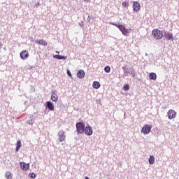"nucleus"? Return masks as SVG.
<instances>
[{"mask_svg": "<svg viewBox=\"0 0 179 179\" xmlns=\"http://www.w3.org/2000/svg\"><path fill=\"white\" fill-rule=\"evenodd\" d=\"M152 36L155 40H162L163 38V31L158 29H154L152 31Z\"/></svg>", "mask_w": 179, "mask_h": 179, "instance_id": "obj_1", "label": "nucleus"}, {"mask_svg": "<svg viewBox=\"0 0 179 179\" xmlns=\"http://www.w3.org/2000/svg\"><path fill=\"white\" fill-rule=\"evenodd\" d=\"M85 123L80 122L76 123V131L78 132V134H79L80 135H83V134H85Z\"/></svg>", "mask_w": 179, "mask_h": 179, "instance_id": "obj_2", "label": "nucleus"}, {"mask_svg": "<svg viewBox=\"0 0 179 179\" xmlns=\"http://www.w3.org/2000/svg\"><path fill=\"white\" fill-rule=\"evenodd\" d=\"M111 24L113 26H115V27H117V29H119V30H120V31L122 33L123 36H128V34L129 33V30H131L125 28V27L122 24L118 25L114 22L111 23Z\"/></svg>", "mask_w": 179, "mask_h": 179, "instance_id": "obj_3", "label": "nucleus"}, {"mask_svg": "<svg viewBox=\"0 0 179 179\" xmlns=\"http://www.w3.org/2000/svg\"><path fill=\"white\" fill-rule=\"evenodd\" d=\"M150 131H152V125L150 124H145L141 129V132H143L144 135L150 134Z\"/></svg>", "mask_w": 179, "mask_h": 179, "instance_id": "obj_4", "label": "nucleus"}, {"mask_svg": "<svg viewBox=\"0 0 179 179\" xmlns=\"http://www.w3.org/2000/svg\"><path fill=\"white\" fill-rule=\"evenodd\" d=\"M169 120H174L177 117V112L176 110L171 109L167 113Z\"/></svg>", "mask_w": 179, "mask_h": 179, "instance_id": "obj_5", "label": "nucleus"}, {"mask_svg": "<svg viewBox=\"0 0 179 179\" xmlns=\"http://www.w3.org/2000/svg\"><path fill=\"white\" fill-rule=\"evenodd\" d=\"M84 134H85V135H87L88 136H91V135H93V129L92 128V127H90V125L88 124L87 127H85Z\"/></svg>", "mask_w": 179, "mask_h": 179, "instance_id": "obj_6", "label": "nucleus"}, {"mask_svg": "<svg viewBox=\"0 0 179 179\" xmlns=\"http://www.w3.org/2000/svg\"><path fill=\"white\" fill-rule=\"evenodd\" d=\"M133 10L134 12H139L141 10V3L138 1L133 2Z\"/></svg>", "mask_w": 179, "mask_h": 179, "instance_id": "obj_7", "label": "nucleus"}, {"mask_svg": "<svg viewBox=\"0 0 179 179\" xmlns=\"http://www.w3.org/2000/svg\"><path fill=\"white\" fill-rule=\"evenodd\" d=\"M20 57L21 59H23V60L27 59V58H29V51L22 50L20 52Z\"/></svg>", "mask_w": 179, "mask_h": 179, "instance_id": "obj_8", "label": "nucleus"}, {"mask_svg": "<svg viewBox=\"0 0 179 179\" xmlns=\"http://www.w3.org/2000/svg\"><path fill=\"white\" fill-rule=\"evenodd\" d=\"M59 141V142H64L65 141V131L64 130H61L58 132Z\"/></svg>", "mask_w": 179, "mask_h": 179, "instance_id": "obj_9", "label": "nucleus"}, {"mask_svg": "<svg viewBox=\"0 0 179 179\" xmlns=\"http://www.w3.org/2000/svg\"><path fill=\"white\" fill-rule=\"evenodd\" d=\"M20 166H21V169H22V170L24 171H27V170H29V169L30 167V164H26L24 162L20 163Z\"/></svg>", "mask_w": 179, "mask_h": 179, "instance_id": "obj_10", "label": "nucleus"}, {"mask_svg": "<svg viewBox=\"0 0 179 179\" xmlns=\"http://www.w3.org/2000/svg\"><path fill=\"white\" fill-rule=\"evenodd\" d=\"M50 99L52 101H54L55 103H57L58 101V95L57 94V93L55 92V91L52 92Z\"/></svg>", "mask_w": 179, "mask_h": 179, "instance_id": "obj_11", "label": "nucleus"}, {"mask_svg": "<svg viewBox=\"0 0 179 179\" xmlns=\"http://www.w3.org/2000/svg\"><path fill=\"white\" fill-rule=\"evenodd\" d=\"M36 44H38L39 45H48V43L43 39H39L36 41Z\"/></svg>", "mask_w": 179, "mask_h": 179, "instance_id": "obj_12", "label": "nucleus"}, {"mask_svg": "<svg viewBox=\"0 0 179 179\" xmlns=\"http://www.w3.org/2000/svg\"><path fill=\"white\" fill-rule=\"evenodd\" d=\"M77 76L80 79H83V78H85V71L79 70L77 73Z\"/></svg>", "mask_w": 179, "mask_h": 179, "instance_id": "obj_13", "label": "nucleus"}, {"mask_svg": "<svg viewBox=\"0 0 179 179\" xmlns=\"http://www.w3.org/2000/svg\"><path fill=\"white\" fill-rule=\"evenodd\" d=\"M46 104L50 111H54V104L51 101H47Z\"/></svg>", "mask_w": 179, "mask_h": 179, "instance_id": "obj_14", "label": "nucleus"}, {"mask_svg": "<svg viewBox=\"0 0 179 179\" xmlns=\"http://www.w3.org/2000/svg\"><path fill=\"white\" fill-rule=\"evenodd\" d=\"M165 38H166V40L170 41V40H173V33H170V32H166L165 33Z\"/></svg>", "mask_w": 179, "mask_h": 179, "instance_id": "obj_15", "label": "nucleus"}, {"mask_svg": "<svg viewBox=\"0 0 179 179\" xmlns=\"http://www.w3.org/2000/svg\"><path fill=\"white\" fill-rule=\"evenodd\" d=\"M53 58H55L56 59H67L68 57L61 56L59 55H55L53 56Z\"/></svg>", "mask_w": 179, "mask_h": 179, "instance_id": "obj_16", "label": "nucleus"}, {"mask_svg": "<svg viewBox=\"0 0 179 179\" xmlns=\"http://www.w3.org/2000/svg\"><path fill=\"white\" fill-rule=\"evenodd\" d=\"M92 87H94V89H100V83L99 81H94Z\"/></svg>", "mask_w": 179, "mask_h": 179, "instance_id": "obj_17", "label": "nucleus"}, {"mask_svg": "<svg viewBox=\"0 0 179 179\" xmlns=\"http://www.w3.org/2000/svg\"><path fill=\"white\" fill-rule=\"evenodd\" d=\"M5 176H6V178H7V179L13 178V174H12V172H10V171L6 172Z\"/></svg>", "mask_w": 179, "mask_h": 179, "instance_id": "obj_18", "label": "nucleus"}, {"mask_svg": "<svg viewBox=\"0 0 179 179\" xmlns=\"http://www.w3.org/2000/svg\"><path fill=\"white\" fill-rule=\"evenodd\" d=\"M149 78L151 80H156V79H157V76L155 73H150Z\"/></svg>", "mask_w": 179, "mask_h": 179, "instance_id": "obj_19", "label": "nucleus"}, {"mask_svg": "<svg viewBox=\"0 0 179 179\" xmlns=\"http://www.w3.org/2000/svg\"><path fill=\"white\" fill-rule=\"evenodd\" d=\"M22 148V141L20 140L17 141V146L15 148V152H19V150Z\"/></svg>", "mask_w": 179, "mask_h": 179, "instance_id": "obj_20", "label": "nucleus"}, {"mask_svg": "<svg viewBox=\"0 0 179 179\" xmlns=\"http://www.w3.org/2000/svg\"><path fill=\"white\" fill-rule=\"evenodd\" d=\"M148 162L150 164H155V157L153 155L150 156Z\"/></svg>", "mask_w": 179, "mask_h": 179, "instance_id": "obj_21", "label": "nucleus"}, {"mask_svg": "<svg viewBox=\"0 0 179 179\" xmlns=\"http://www.w3.org/2000/svg\"><path fill=\"white\" fill-rule=\"evenodd\" d=\"M122 5L123 8H128V6H129V2L127 1H123L122 3Z\"/></svg>", "mask_w": 179, "mask_h": 179, "instance_id": "obj_22", "label": "nucleus"}, {"mask_svg": "<svg viewBox=\"0 0 179 179\" xmlns=\"http://www.w3.org/2000/svg\"><path fill=\"white\" fill-rule=\"evenodd\" d=\"M104 71L105 72H106V73H110V71H111V68H110V66H106L104 68Z\"/></svg>", "mask_w": 179, "mask_h": 179, "instance_id": "obj_23", "label": "nucleus"}, {"mask_svg": "<svg viewBox=\"0 0 179 179\" xmlns=\"http://www.w3.org/2000/svg\"><path fill=\"white\" fill-rule=\"evenodd\" d=\"M129 90V85L126 84L123 86V90H124V92H127V90Z\"/></svg>", "mask_w": 179, "mask_h": 179, "instance_id": "obj_24", "label": "nucleus"}, {"mask_svg": "<svg viewBox=\"0 0 179 179\" xmlns=\"http://www.w3.org/2000/svg\"><path fill=\"white\" fill-rule=\"evenodd\" d=\"M30 178H36V174L34 173H29Z\"/></svg>", "mask_w": 179, "mask_h": 179, "instance_id": "obj_25", "label": "nucleus"}, {"mask_svg": "<svg viewBox=\"0 0 179 179\" xmlns=\"http://www.w3.org/2000/svg\"><path fill=\"white\" fill-rule=\"evenodd\" d=\"M67 75L70 76V78L72 77V73H71V71L69 70H67Z\"/></svg>", "mask_w": 179, "mask_h": 179, "instance_id": "obj_26", "label": "nucleus"}, {"mask_svg": "<svg viewBox=\"0 0 179 179\" xmlns=\"http://www.w3.org/2000/svg\"><path fill=\"white\" fill-rule=\"evenodd\" d=\"M85 2H90V0H84Z\"/></svg>", "mask_w": 179, "mask_h": 179, "instance_id": "obj_27", "label": "nucleus"}, {"mask_svg": "<svg viewBox=\"0 0 179 179\" xmlns=\"http://www.w3.org/2000/svg\"><path fill=\"white\" fill-rule=\"evenodd\" d=\"M56 54H59V52L58 50H57Z\"/></svg>", "mask_w": 179, "mask_h": 179, "instance_id": "obj_28", "label": "nucleus"}, {"mask_svg": "<svg viewBox=\"0 0 179 179\" xmlns=\"http://www.w3.org/2000/svg\"><path fill=\"white\" fill-rule=\"evenodd\" d=\"M85 179H90L89 177L86 176Z\"/></svg>", "mask_w": 179, "mask_h": 179, "instance_id": "obj_29", "label": "nucleus"}]
</instances>
